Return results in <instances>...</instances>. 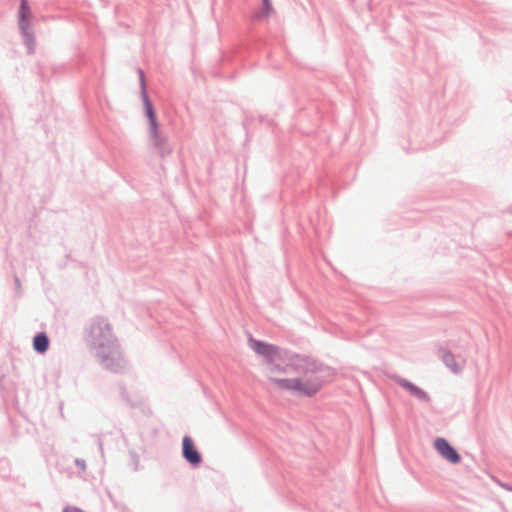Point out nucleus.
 <instances>
[{"label":"nucleus","instance_id":"f257e3e1","mask_svg":"<svg viewBox=\"0 0 512 512\" xmlns=\"http://www.w3.org/2000/svg\"><path fill=\"white\" fill-rule=\"evenodd\" d=\"M290 372L297 374L290 378V393L308 398L316 395L336 375L334 368L300 354H290Z\"/></svg>","mask_w":512,"mask_h":512},{"label":"nucleus","instance_id":"f03ea898","mask_svg":"<svg viewBox=\"0 0 512 512\" xmlns=\"http://www.w3.org/2000/svg\"><path fill=\"white\" fill-rule=\"evenodd\" d=\"M266 374L273 391H283L288 388L286 363L283 357L277 362L268 364Z\"/></svg>","mask_w":512,"mask_h":512},{"label":"nucleus","instance_id":"7ed1b4c3","mask_svg":"<svg viewBox=\"0 0 512 512\" xmlns=\"http://www.w3.org/2000/svg\"><path fill=\"white\" fill-rule=\"evenodd\" d=\"M248 345L257 355L266 360L267 365L282 358L281 350L275 345L256 340L253 337H249Z\"/></svg>","mask_w":512,"mask_h":512},{"label":"nucleus","instance_id":"20e7f679","mask_svg":"<svg viewBox=\"0 0 512 512\" xmlns=\"http://www.w3.org/2000/svg\"><path fill=\"white\" fill-rule=\"evenodd\" d=\"M434 448L451 464H458L461 461L459 452L443 437H437L434 440Z\"/></svg>","mask_w":512,"mask_h":512},{"label":"nucleus","instance_id":"39448f33","mask_svg":"<svg viewBox=\"0 0 512 512\" xmlns=\"http://www.w3.org/2000/svg\"><path fill=\"white\" fill-rule=\"evenodd\" d=\"M394 380L399 386L404 388L407 392H409L410 395L414 396L418 400L425 402V403H429L431 401L430 395L425 390H423L422 388H420L416 384H414L413 382H411L405 378H402L400 376H396L394 378Z\"/></svg>","mask_w":512,"mask_h":512},{"label":"nucleus","instance_id":"423d86ee","mask_svg":"<svg viewBox=\"0 0 512 512\" xmlns=\"http://www.w3.org/2000/svg\"><path fill=\"white\" fill-rule=\"evenodd\" d=\"M183 456L192 465H198L201 462V456L194 446L193 440L185 436L182 440Z\"/></svg>","mask_w":512,"mask_h":512},{"label":"nucleus","instance_id":"0eeeda50","mask_svg":"<svg viewBox=\"0 0 512 512\" xmlns=\"http://www.w3.org/2000/svg\"><path fill=\"white\" fill-rule=\"evenodd\" d=\"M439 352L441 353L442 362L453 374L462 373L463 367L456 362L455 355L450 350L441 347Z\"/></svg>","mask_w":512,"mask_h":512},{"label":"nucleus","instance_id":"6e6552de","mask_svg":"<svg viewBox=\"0 0 512 512\" xmlns=\"http://www.w3.org/2000/svg\"><path fill=\"white\" fill-rule=\"evenodd\" d=\"M143 98H144V103H145V108H146V115H147V117H148V119L150 121L151 132L156 137L157 136L156 115H155V112L153 110L152 104L150 103V101L148 99V96H147V94H146L144 89H143Z\"/></svg>","mask_w":512,"mask_h":512},{"label":"nucleus","instance_id":"1a4fd4ad","mask_svg":"<svg viewBox=\"0 0 512 512\" xmlns=\"http://www.w3.org/2000/svg\"><path fill=\"white\" fill-rule=\"evenodd\" d=\"M49 340L45 334H37L33 340V347L39 353H44L48 349Z\"/></svg>","mask_w":512,"mask_h":512},{"label":"nucleus","instance_id":"9d476101","mask_svg":"<svg viewBox=\"0 0 512 512\" xmlns=\"http://www.w3.org/2000/svg\"><path fill=\"white\" fill-rule=\"evenodd\" d=\"M19 16L22 29H26L31 17V11L26 0L21 1Z\"/></svg>","mask_w":512,"mask_h":512},{"label":"nucleus","instance_id":"9b49d317","mask_svg":"<svg viewBox=\"0 0 512 512\" xmlns=\"http://www.w3.org/2000/svg\"><path fill=\"white\" fill-rule=\"evenodd\" d=\"M263 7L261 12L257 15L258 19H267L273 12L272 4L269 0H262Z\"/></svg>","mask_w":512,"mask_h":512},{"label":"nucleus","instance_id":"f8f14e48","mask_svg":"<svg viewBox=\"0 0 512 512\" xmlns=\"http://www.w3.org/2000/svg\"><path fill=\"white\" fill-rule=\"evenodd\" d=\"M64 512H84L82 510H80L79 508H76V507H67L64 509Z\"/></svg>","mask_w":512,"mask_h":512},{"label":"nucleus","instance_id":"ddd939ff","mask_svg":"<svg viewBox=\"0 0 512 512\" xmlns=\"http://www.w3.org/2000/svg\"><path fill=\"white\" fill-rule=\"evenodd\" d=\"M140 79H141V82L142 84L144 83V75H143V72H140Z\"/></svg>","mask_w":512,"mask_h":512},{"label":"nucleus","instance_id":"4468645a","mask_svg":"<svg viewBox=\"0 0 512 512\" xmlns=\"http://www.w3.org/2000/svg\"><path fill=\"white\" fill-rule=\"evenodd\" d=\"M508 490H509V491H512V487H508Z\"/></svg>","mask_w":512,"mask_h":512}]
</instances>
